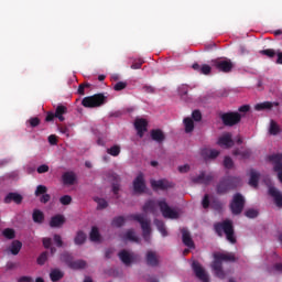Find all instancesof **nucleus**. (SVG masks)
Wrapping results in <instances>:
<instances>
[{"label": "nucleus", "instance_id": "1", "mask_svg": "<svg viewBox=\"0 0 282 282\" xmlns=\"http://www.w3.org/2000/svg\"><path fill=\"white\" fill-rule=\"evenodd\" d=\"M158 206L162 213V216L165 219H178L180 214L171 208V206H169V203H166V198H162L158 202H155L154 199H150L144 203L142 210L143 213H151L152 215H158Z\"/></svg>", "mask_w": 282, "mask_h": 282}, {"label": "nucleus", "instance_id": "2", "mask_svg": "<svg viewBox=\"0 0 282 282\" xmlns=\"http://www.w3.org/2000/svg\"><path fill=\"white\" fill-rule=\"evenodd\" d=\"M224 261L235 263L237 261V258H235V253H215L214 254V261L212 263V269L214 271L215 276L218 279H226V272L224 271Z\"/></svg>", "mask_w": 282, "mask_h": 282}, {"label": "nucleus", "instance_id": "3", "mask_svg": "<svg viewBox=\"0 0 282 282\" xmlns=\"http://www.w3.org/2000/svg\"><path fill=\"white\" fill-rule=\"evenodd\" d=\"M214 230L218 237L226 236L229 243H237V237H235V227L232 226V220H223L220 223L214 224Z\"/></svg>", "mask_w": 282, "mask_h": 282}, {"label": "nucleus", "instance_id": "4", "mask_svg": "<svg viewBox=\"0 0 282 282\" xmlns=\"http://www.w3.org/2000/svg\"><path fill=\"white\" fill-rule=\"evenodd\" d=\"M128 219H132L140 224L144 241L151 243V219L147 218L144 214H131L128 216Z\"/></svg>", "mask_w": 282, "mask_h": 282}, {"label": "nucleus", "instance_id": "5", "mask_svg": "<svg viewBox=\"0 0 282 282\" xmlns=\"http://www.w3.org/2000/svg\"><path fill=\"white\" fill-rule=\"evenodd\" d=\"M241 184V178L237 176H227L219 181V183L216 186V193L217 195H226L228 191H234V188H237Z\"/></svg>", "mask_w": 282, "mask_h": 282}, {"label": "nucleus", "instance_id": "6", "mask_svg": "<svg viewBox=\"0 0 282 282\" xmlns=\"http://www.w3.org/2000/svg\"><path fill=\"white\" fill-rule=\"evenodd\" d=\"M105 102H107V97L104 94H96L93 96H88L82 100L83 107H86L87 109L102 107Z\"/></svg>", "mask_w": 282, "mask_h": 282}, {"label": "nucleus", "instance_id": "7", "mask_svg": "<svg viewBox=\"0 0 282 282\" xmlns=\"http://www.w3.org/2000/svg\"><path fill=\"white\" fill-rule=\"evenodd\" d=\"M245 206H246V198L240 193H236L229 205V208L232 215H241V213H243Z\"/></svg>", "mask_w": 282, "mask_h": 282}, {"label": "nucleus", "instance_id": "8", "mask_svg": "<svg viewBox=\"0 0 282 282\" xmlns=\"http://www.w3.org/2000/svg\"><path fill=\"white\" fill-rule=\"evenodd\" d=\"M212 65L218 72H223V74H230V72H232V69L235 68V64L232 63L231 59L228 58L213 59Z\"/></svg>", "mask_w": 282, "mask_h": 282}, {"label": "nucleus", "instance_id": "9", "mask_svg": "<svg viewBox=\"0 0 282 282\" xmlns=\"http://www.w3.org/2000/svg\"><path fill=\"white\" fill-rule=\"evenodd\" d=\"M219 118L225 127H235L241 122V113L239 112H223Z\"/></svg>", "mask_w": 282, "mask_h": 282}, {"label": "nucleus", "instance_id": "10", "mask_svg": "<svg viewBox=\"0 0 282 282\" xmlns=\"http://www.w3.org/2000/svg\"><path fill=\"white\" fill-rule=\"evenodd\" d=\"M192 270L195 273V275L197 276V279H199V281L203 282H209V278H208V273H206V270L204 269V267H202V264L199 263V261L194 260L192 262Z\"/></svg>", "mask_w": 282, "mask_h": 282}, {"label": "nucleus", "instance_id": "11", "mask_svg": "<svg viewBox=\"0 0 282 282\" xmlns=\"http://www.w3.org/2000/svg\"><path fill=\"white\" fill-rule=\"evenodd\" d=\"M213 180H215V175L213 173L206 174L204 171L198 176L192 177L193 184H204V186H209Z\"/></svg>", "mask_w": 282, "mask_h": 282}, {"label": "nucleus", "instance_id": "12", "mask_svg": "<svg viewBox=\"0 0 282 282\" xmlns=\"http://www.w3.org/2000/svg\"><path fill=\"white\" fill-rule=\"evenodd\" d=\"M34 195L40 197L41 204H47L52 199V196L47 194V186L45 185H37Z\"/></svg>", "mask_w": 282, "mask_h": 282}, {"label": "nucleus", "instance_id": "13", "mask_svg": "<svg viewBox=\"0 0 282 282\" xmlns=\"http://www.w3.org/2000/svg\"><path fill=\"white\" fill-rule=\"evenodd\" d=\"M150 184L153 188V191H169V188H173V183L166 181V180H151Z\"/></svg>", "mask_w": 282, "mask_h": 282}, {"label": "nucleus", "instance_id": "14", "mask_svg": "<svg viewBox=\"0 0 282 282\" xmlns=\"http://www.w3.org/2000/svg\"><path fill=\"white\" fill-rule=\"evenodd\" d=\"M218 144L223 149H232V147H235V140H232V134L230 132L223 134L218 139Z\"/></svg>", "mask_w": 282, "mask_h": 282}, {"label": "nucleus", "instance_id": "15", "mask_svg": "<svg viewBox=\"0 0 282 282\" xmlns=\"http://www.w3.org/2000/svg\"><path fill=\"white\" fill-rule=\"evenodd\" d=\"M181 234H182V242L184 243V246H186L191 250L195 249V242L193 241L191 231H188V229L186 228H182Z\"/></svg>", "mask_w": 282, "mask_h": 282}, {"label": "nucleus", "instance_id": "16", "mask_svg": "<svg viewBox=\"0 0 282 282\" xmlns=\"http://www.w3.org/2000/svg\"><path fill=\"white\" fill-rule=\"evenodd\" d=\"M134 193H144L147 191V184L144 183V175L139 174L133 181Z\"/></svg>", "mask_w": 282, "mask_h": 282}, {"label": "nucleus", "instance_id": "17", "mask_svg": "<svg viewBox=\"0 0 282 282\" xmlns=\"http://www.w3.org/2000/svg\"><path fill=\"white\" fill-rule=\"evenodd\" d=\"M269 195L273 198V202L278 208H282V193L274 186L269 187Z\"/></svg>", "mask_w": 282, "mask_h": 282}, {"label": "nucleus", "instance_id": "18", "mask_svg": "<svg viewBox=\"0 0 282 282\" xmlns=\"http://www.w3.org/2000/svg\"><path fill=\"white\" fill-rule=\"evenodd\" d=\"M147 127H149V122H147V119H137L134 121V129H137V133L139 138H144V132H147Z\"/></svg>", "mask_w": 282, "mask_h": 282}, {"label": "nucleus", "instance_id": "19", "mask_svg": "<svg viewBox=\"0 0 282 282\" xmlns=\"http://www.w3.org/2000/svg\"><path fill=\"white\" fill-rule=\"evenodd\" d=\"M62 182H63L64 186H74L76 184V173L65 172L62 175Z\"/></svg>", "mask_w": 282, "mask_h": 282}, {"label": "nucleus", "instance_id": "20", "mask_svg": "<svg viewBox=\"0 0 282 282\" xmlns=\"http://www.w3.org/2000/svg\"><path fill=\"white\" fill-rule=\"evenodd\" d=\"M12 202H14V204H21L23 202V196L14 192L7 194L4 197V204H12Z\"/></svg>", "mask_w": 282, "mask_h": 282}, {"label": "nucleus", "instance_id": "21", "mask_svg": "<svg viewBox=\"0 0 282 282\" xmlns=\"http://www.w3.org/2000/svg\"><path fill=\"white\" fill-rule=\"evenodd\" d=\"M200 154L202 158H204V160H215L216 158L219 156V151L215 149L205 148L200 151Z\"/></svg>", "mask_w": 282, "mask_h": 282}, {"label": "nucleus", "instance_id": "22", "mask_svg": "<svg viewBox=\"0 0 282 282\" xmlns=\"http://www.w3.org/2000/svg\"><path fill=\"white\" fill-rule=\"evenodd\" d=\"M150 135L152 140L159 144H162V142L166 140V135H164V132L161 129L151 130Z\"/></svg>", "mask_w": 282, "mask_h": 282}, {"label": "nucleus", "instance_id": "23", "mask_svg": "<svg viewBox=\"0 0 282 282\" xmlns=\"http://www.w3.org/2000/svg\"><path fill=\"white\" fill-rule=\"evenodd\" d=\"M192 69H194V72H198L199 74H204V76H208V74L213 72V68L210 67V65L204 64L203 66H200L197 63H194L192 65Z\"/></svg>", "mask_w": 282, "mask_h": 282}, {"label": "nucleus", "instance_id": "24", "mask_svg": "<svg viewBox=\"0 0 282 282\" xmlns=\"http://www.w3.org/2000/svg\"><path fill=\"white\" fill-rule=\"evenodd\" d=\"M65 224V216L57 214L51 218V228H61Z\"/></svg>", "mask_w": 282, "mask_h": 282}, {"label": "nucleus", "instance_id": "25", "mask_svg": "<svg viewBox=\"0 0 282 282\" xmlns=\"http://www.w3.org/2000/svg\"><path fill=\"white\" fill-rule=\"evenodd\" d=\"M270 162H273L274 171H282V154H272L269 156Z\"/></svg>", "mask_w": 282, "mask_h": 282}, {"label": "nucleus", "instance_id": "26", "mask_svg": "<svg viewBox=\"0 0 282 282\" xmlns=\"http://www.w3.org/2000/svg\"><path fill=\"white\" fill-rule=\"evenodd\" d=\"M22 248H23V242H21L20 240H13L10 247L8 248V250L9 252H11V254H13V257H17V254L21 252Z\"/></svg>", "mask_w": 282, "mask_h": 282}, {"label": "nucleus", "instance_id": "27", "mask_svg": "<svg viewBox=\"0 0 282 282\" xmlns=\"http://www.w3.org/2000/svg\"><path fill=\"white\" fill-rule=\"evenodd\" d=\"M145 261L149 265H151L152 268H155L159 263L155 251H148L145 256Z\"/></svg>", "mask_w": 282, "mask_h": 282}, {"label": "nucleus", "instance_id": "28", "mask_svg": "<svg viewBox=\"0 0 282 282\" xmlns=\"http://www.w3.org/2000/svg\"><path fill=\"white\" fill-rule=\"evenodd\" d=\"M118 257L122 261V263H124V265H131V263L133 262V258L130 253H128L127 250H121Z\"/></svg>", "mask_w": 282, "mask_h": 282}, {"label": "nucleus", "instance_id": "29", "mask_svg": "<svg viewBox=\"0 0 282 282\" xmlns=\"http://www.w3.org/2000/svg\"><path fill=\"white\" fill-rule=\"evenodd\" d=\"M279 107V102L264 101L254 106L256 111H263L264 109H272V107Z\"/></svg>", "mask_w": 282, "mask_h": 282}, {"label": "nucleus", "instance_id": "30", "mask_svg": "<svg viewBox=\"0 0 282 282\" xmlns=\"http://www.w3.org/2000/svg\"><path fill=\"white\" fill-rule=\"evenodd\" d=\"M65 113H67V107L59 105L55 109V118L59 120V122H65Z\"/></svg>", "mask_w": 282, "mask_h": 282}, {"label": "nucleus", "instance_id": "31", "mask_svg": "<svg viewBox=\"0 0 282 282\" xmlns=\"http://www.w3.org/2000/svg\"><path fill=\"white\" fill-rule=\"evenodd\" d=\"M59 260L63 263H66L67 267L69 268L74 261V256H72V253L69 251H64L63 253H61Z\"/></svg>", "mask_w": 282, "mask_h": 282}, {"label": "nucleus", "instance_id": "32", "mask_svg": "<svg viewBox=\"0 0 282 282\" xmlns=\"http://www.w3.org/2000/svg\"><path fill=\"white\" fill-rule=\"evenodd\" d=\"M86 241H87V235L83 230L77 231L74 238L75 246H83V243H85Z\"/></svg>", "mask_w": 282, "mask_h": 282}, {"label": "nucleus", "instance_id": "33", "mask_svg": "<svg viewBox=\"0 0 282 282\" xmlns=\"http://www.w3.org/2000/svg\"><path fill=\"white\" fill-rule=\"evenodd\" d=\"M63 276H65V273L63 271H61L59 269L51 270L50 279L52 282L61 281V279H63Z\"/></svg>", "mask_w": 282, "mask_h": 282}, {"label": "nucleus", "instance_id": "34", "mask_svg": "<svg viewBox=\"0 0 282 282\" xmlns=\"http://www.w3.org/2000/svg\"><path fill=\"white\" fill-rule=\"evenodd\" d=\"M70 270H85L87 268V261L85 260H73L70 263V267H68Z\"/></svg>", "mask_w": 282, "mask_h": 282}, {"label": "nucleus", "instance_id": "35", "mask_svg": "<svg viewBox=\"0 0 282 282\" xmlns=\"http://www.w3.org/2000/svg\"><path fill=\"white\" fill-rule=\"evenodd\" d=\"M183 123L185 127V133H193V131H195V122L191 117L184 118Z\"/></svg>", "mask_w": 282, "mask_h": 282}, {"label": "nucleus", "instance_id": "36", "mask_svg": "<svg viewBox=\"0 0 282 282\" xmlns=\"http://www.w3.org/2000/svg\"><path fill=\"white\" fill-rule=\"evenodd\" d=\"M249 186H253V188L259 186V173L254 170L250 171Z\"/></svg>", "mask_w": 282, "mask_h": 282}, {"label": "nucleus", "instance_id": "37", "mask_svg": "<svg viewBox=\"0 0 282 282\" xmlns=\"http://www.w3.org/2000/svg\"><path fill=\"white\" fill-rule=\"evenodd\" d=\"M124 239L127 241H133L134 243H140V238L138 236H135V230H133V229H129L124 234Z\"/></svg>", "mask_w": 282, "mask_h": 282}, {"label": "nucleus", "instance_id": "38", "mask_svg": "<svg viewBox=\"0 0 282 282\" xmlns=\"http://www.w3.org/2000/svg\"><path fill=\"white\" fill-rule=\"evenodd\" d=\"M154 224L159 232H161L162 237H169V231H166V226L164 225V221L155 219Z\"/></svg>", "mask_w": 282, "mask_h": 282}, {"label": "nucleus", "instance_id": "39", "mask_svg": "<svg viewBox=\"0 0 282 282\" xmlns=\"http://www.w3.org/2000/svg\"><path fill=\"white\" fill-rule=\"evenodd\" d=\"M32 217H33V221L35 224H42L43 221H45V215L40 209H35L33 212V216Z\"/></svg>", "mask_w": 282, "mask_h": 282}, {"label": "nucleus", "instance_id": "40", "mask_svg": "<svg viewBox=\"0 0 282 282\" xmlns=\"http://www.w3.org/2000/svg\"><path fill=\"white\" fill-rule=\"evenodd\" d=\"M270 135H279L281 133V128L276 123V121L271 120L270 121V128H269Z\"/></svg>", "mask_w": 282, "mask_h": 282}, {"label": "nucleus", "instance_id": "41", "mask_svg": "<svg viewBox=\"0 0 282 282\" xmlns=\"http://www.w3.org/2000/svg\"><path fill=\"white\" fill-rule=\"evenodd\" d=\"M113 183H112V193L113 195H118L120 193V176L118 174H113Z\"/></svg>", "mask_w": 282, "mask_h": 282}, {"label": "nucleus", "instance_id": "42", "mask_svg": "<svg viewBox=\"0 0 282 282\" xmlns=\"http://www.w3.org/2000/svg\"><path fill=\"white\" fill-rule=\"evenodd\" d=\"M94 202L97 204V210H105L109 206V203L105 198L95 197Z\"/></svg>", "mask_w": 282, "mask_h": 282}, {"label": "nucleus", "instance_id": "43", "mask_svg": "<svg viewBox=\"0 0 282 282\" xmlns=\"http://www.w3.org/2000/svg\"><path fill=\"white\" fill-rule=\"evenodd\" d=\"M2 237H4V239H9V240L15 239L17 231H14V229H12V228H6L2 231Z\"/></svg>", "mask_w": 282, "mask_h": 282}, {"label": "nucleus", "instance_id": "44", "mask_svg": "<svg viewBox=\"0 0 282 282\" xmlns=\"http://www.w3.org/2000/svg\"><path fill=\"white\" fill-rule=\"evenodd\" d=\"M90 241H100V231L98 230V227H93L90 231Z\"/></svg>", "mask_w": 282, "mask_h": 282}, {"label": "nucleus", "instance_id": "45", "mask_svg": "<svg viewBox=\"0 0 282 282\" xmlns=\"http://www.w3.org/2000/svg\"><path fill=\"white\" fill-rule=\"evenodd\" d=\"M108 155H112V158H118L120 155V145L116 144L111 148L107 149Z\"/></svg>", "mask_w": 282, "mask_h": 282}, {"label": "nucleus", "instance_id": "46", "mask_svg": "<svg viewBox=\"0 0 282 282\" xmlns=\"http://www.w3.org/2000/svg\"><path fill=\"white\" fill-rule=\"evenodd\" d=\"M111 225H112L115 228H122V226H124V217H123V216L115 217V218L112 219Z\"/></svg>", "mask_w": 282, "mask_h": 282}, {"label": "nucleus", "instance_id": "47", "mask_svg": "<svg viewBox=\"0 0 282 282\" xmlns=\"http://www.w3.org/2000/svg\"><path fill=\"white\" fill-rule=\"evenodd\" d=\"M260 54H262V56H267L268 58H274V56H276V51L273 48H267L260 51Z\"/></svg>", "mask_w": 282, "mask_h": 282}, {"label": "nucleus", "instance_id": "48", "mask_svg": "<svg viewBox=\"0 0 282 282\" xmlns=\"http://www.w3.org/2000/svg\"><path fill=\"white\" fill-rule=\"evenodd\" d=\"M48 253L47 251L42 252L36 260L37 265H45V262L47 261Z\"/></svg>", "mask_w": 282, "mask_h": 282}, {"label": "nucleus", "instance_id": "49", "mask_svg": "<svg viewBox=\"0 0 282 282\" xmlns=\"http://www.w3.org/2000/svg\"><path fill=\"white\" fill-rule=\"evenodd\" d=\"M246 217L249 219H256V217H259V210L254 208L247 209L245 213Z\"/></svg>", "mask_w": 282, "mask_h": 282}, {"label": "nucleus", "instance_id": "50", "mask_svg": "<svg viewBox=\"0 0 282 282\" xmlns=\"http://www.w3.org/2000/svg\"><path fill=\"white\" fill-rule=\"evenodd\" d=\"M210 207L214 210H221V208H224V205L221 204V202L217 198H214L210 203Z\"/></svg>", "mask_w": 282, "mask_h": 282}, {"label": "nucleus", "instance_id": "51", "mask_svg": "<svg viewBox=\"0 0 282 282\" xmlns=\"http://www.w3.org/2000/svg\"><path fill=\"white\" fill-rule=\"evenodd\" d=\"M142 65H144V59L139 58V59H133L132 65L130 67L131 69H141Z\"/></svg>", "mask_w": 282, "mask_h": 282}, {"label": "nucleus", "instance_id": "52", "mask_svg": "<svg viewBox=\"0 0 282 282\" xmlns=\"http://www.w3.org/2000/svg\"><path fill=\"white\" fill-rule=\"evenodd\" d=\"M210 204H212L210 203V195L205 194L204 197H203V200H202L203 208H205V210L210 208Z\"/></svg>", "mask_w": 282, "mask_h": 282}, {"label": "nucleus", "instance_id": "53", "mask_svg": "<svg viewBox=\"0 0 282 282\" xmlns=\"http://www.w3.org/2000/svg\"><path fill=\"white\" fill-rule=\"evenodd\" d=\"M224 166H225V169H228V170H230L235 166V162L232 161V159L230 156H225Z\"/></svg>", "mask_w": 282, "mask_h": 282}, {"label": "nucleus", "instance_id": "54", "mask_svg": "<svg viewBox=\"0 0 282 282\" xmlns=\"http://www.w3.org/2000/svg\"><path fill=\"white\" fill-rule=\"evenodd\" d=\"M59 203L63 205V206H69V204H72V196L69 195H64L59 198Z\"/></svg>", "mask_w": 282, "mask_h": 282}, {"label": "nucleus", "instance_id": "55", "mask_svg": "<svg viewBox=\"0 0 282 282\" xmlns=\"http://www.w3.org/2000/svg\"><path fill=\"white\" fill-rule=\"evenodd\" d=\"M53 241L56 245L57 248H63V238L61 237V235L55 234L53 236Z\"/></svg>", "mask_w": 282, "mask_h": 282}, {"label": "nucleus", "instance_id": "56", "mask_svg": "<svg viewBox=\"0 0 282 282\" xmlns=\"http://www.w3.org/2000/svg\"><path fill=\"white\" fill-rule=\"evenodd\" d=\"M115 91H122V89H127V82H118L113 86Z\"/></svg>", "mask_w": 282, "mask_h": 282}, {"label": "nucleus", "instance_id": "57", "mask_svg": "<svg viewBox=\"0 0 282 282\" xmlns=\"http://www.w3.org/2000/svg\"><path fill=\"white\" fill-rule=\"evenodd\" d=\"M91 87V84H80L77 89L79 96H85V89Z\"/></svg>", "mask_w": 282, "mask_h": 282}, {"label": "nucleus", "instance_id": "58", "mask_svg": "<svg viewBox=\"0 0 282 282\" xmlns=\"http://www.w3.org/2000/svg\"><path fill=\"white\" fill-rule=\"evenodd\" d=\"M192 118H193V120H195V122H202V111L194 110L192 112Z\"/></svg>", "mask_w": 282, "mask_h": 282}, {"label": "nucleus", "instance_id": "59", "mask_svg": "<svg viewBox=\"0 0 282 282\" xmlns=\"http://www.w3.org/2000/svg\"><path fill=\"white\" fill-rule=\"evenodd\" d=\"M29 123H30V127L32 128L39 127L41 124V119H39L37 117H33L29 119Z\"/></svg>", "mask_w": 282, "mask_h": 282}, {"label": "nucleus", "instance_id": "60", "mask_svg": "<svg viewBox=\"0 0 282 282\" xmlns=\"http://www.w3.org/2000/svg\"><path fill=\"white\" fill-rule=\"evenodd\" d=\"M48 172H50V165L47 164H42L37 167V173H40V175Z\"/></svg>", "mask_w": 282, "mask_h": 282}, {"label": "nucleus", "instance_id": "61", "mask_svg": "<svg viewBox=\"0 0 282 282\" xmlns=\"http://www.w3.org/2000/svg\"><path fill=\"white\" fill-rule=\"evenodd\" d=\"M42 243L46 250H50L52 248V238H43Z\"/></svg>", "mask_w": 282, "mask_h": 282}, {"label": "nucleus", "instance_id": "62", "mask_svg": "<svg viewBox=\"0 0 282 282\" xmlns=\"http://www.w3.org/2000/svg\"><path fill=\"white\" fill-rule=\"evenodd\" d=\"M178 94L180 96H186L188 94V86L182 85L178 87Z\"/></svg>", "mask_w": 282, "mask_h": 282}, {"label": "nucleus", "instance_id": "63", "mask_svg": "<svg viewBox=\"0 0 282 282\" xmlns=\"http://www.w3.org/2000/svg\"><path fill=\"white\" fill-rule=\"evenodd\" d=\"M178 171L181 173H188V171H191V165H188V164L180 165Z\"/></svg>", "mask_w": 282, "mask_h": 282}, {"label": "nucleus", "instance_id": "64", "mask_svg": "<svg viewBox=\"0 0 282 282\" xmlns=\"http://www.w3.org/2000/svg\"><path fill=\"white\" fill-rule=\"evenodd\" d=\"M18 282H34V280L32 279V276L23 275L19 278Z\"/></svg>", "mask_w": 282, "mask_h": 282}]
</instances>
